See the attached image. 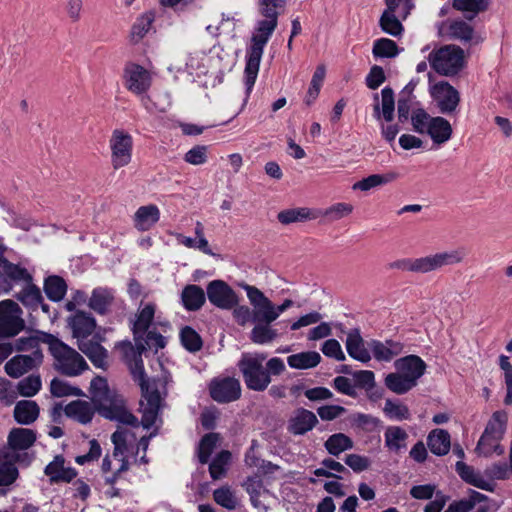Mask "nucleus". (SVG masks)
Returning <instances> with one entry per match:
<instances>
[{
	"label": "nucleus",
	"mask_w": 512,
	"mask_h": 512,
	"mask_svg": "<svg viewBox=\"0 0 512 512\" xmlns=\"http://www.w3.org/2000/svg\"><path fill=\"white\" fill-rule=\"evenodd\" d=\"M96 407L92 406L91 403L82 400H76L69 403L64 411L66 416L77 420L82 424L89 423L95 413Z\"/></svg>",
	"instance_id": "nucleus-33"
},
{
	"label": "nucleus",
	"mask_w": 512,
	"mask_h": 512,
	"mask_svg": "<svg viewBox=\"0 0 512 512\" xmlns=\"http://www.w3.org/2000/svg\"><path fill=\"white\" fill-rule=\"evenodd\" d=\"M499 365L504 372V381L507 389L504 403L505 405H512V364L507 356L500 355Z\"/></svg>",
	"instance_id": "nucleus-57"
},
{
	"label": "nucleus",
	"mask_w": 512,
	"mask_h": 512,
	"mask_svg": "<svg viewBox=\"0 0 512 512\" xmlns=\"http://www.w3.org/2000/svg\"><path fill=\"white\" fill-rule=\"evenodd\" d=\"M153 18L151 15L145 14L139 17L133 24L131 29V38L134 42L141 40L149 31Z\"/></svg>",
	"instance_id": "nucleus-60"
},
{
	"label": "nucleus",
	"mask_w": 512,
	"mask_h": 512,
	"mask_svg": "<svg viewBox=\"0 0 512 512\" xmlns=\"http://www.w3.org/2000/svg\"><path fill=\"white\" fill-rule=\"evenodd\" d=\"M91 399L103 417L132 427H138V419L126 409L124 401L111 394L105 378L97 376L91 381Z\"/></svg>",
	"instance_id": "nucleus-3"
},
{
	"label": "nucleus",
	"mask_w": 512,
	"mask_h": 512,
	"mask_svg": "<svg viewBox=\"0 0 512 512\" xmlns=\"http://www.w3.org/2000/svg\"><path fill=\"white\" fill-rule=\"evenodd\" d=\"M102 341L104 338L95 333L88 339L80 340L77 346L96 368L105 370L108 367V351L101 345Z\"/></svg>",
	"instance_id": "nucleus-16"
},
{
	"label": "nucleus",
	"mask_w": 512,
	"mask_h": 512,
	"mask_svg": "<svg viewBox=\"0 0 512 512\" xmlns=\"http://www.w3.org/2000/svg\"><path fill=\"white\" fill-rule=\"evenodd\" d=\"M500 441L501 440H495L489 436L484 439V436H481L475 448V452L484 457H491L493 453L502 455L504 453V447L500 444Z\"/></svg>",
	"instance_id": "nucleus-51"
},
{
	"label": "nucleus",
	"mask_w": 512,
	"mask_h": 512,
	"mask_svg": "<svg viewBox=\"0 0 512 512\" xmlns=\"http://www.w3.org/2000/svg\"><path fill=\"white\" fill-rule=\"evenodd\" d=\"M19 476L17 467L12 462H3L0 464V486H9L13 484Z\"/></svg>",
	"instance_id": "nucleus-64"
},
{
	"label": "nucleus",
	"mask_w": 512,
	"mask_h": 512,
	"mask_svg": "<svg viewBox=\"0 0 512 512\" xmlns=\"http://www.w3.org/2000/svg\"><path fill=\"white\" fill-rule=\"evenodd\" d=\"M318 424L317 416L310 410L298 408L288 421V431L293 435H304Z\"/></svg>",
	"instance_id": "nucleus-19"
},
{
	"label": "nucleus",
	"mask_w": 512,
	"mask_h": 512,
	"mask_svg": "<svg viewBox=\"0 0 512 512\" xmlns=\"http://www.w3.org/2000/svg\"><path fill=\"white\" fill-rule=\"evenodd\" d=\"M209 302L222 310H231L239 303L237 293L223 280H213L206 286Z\"/></svg>",
	"instance_id": "nucleus-12"
},
{
	"label": "nucleus",
	"mask_w": 512,
	"mask_h": 512,
	"mask_svg": "<svg viewBox=\"0 0 512 512\" xmlns=\"http://www.w3.org/2000/svg\"><path fill=\"white\" fill-rule=\"evenodd\" d=\"M412 0H385L387 8L385 12L398 14L399 17L405 19L412 8Z\"/></svg>",
	"instance_id": "nucleus-63"
},
{
	"label": "nucleus",
	"mask_w": 512,
	"mask_h": 512,
	"mask_svg": "<svg viewBox=\"0 0 512 512\" xmlns=\"http://www.w3.org/2000/svg\"><path fill=\"white\" fill-rule=\"evenodd\" d=\"M431 96L440 113L446 115L454 113L460 103V94L457 89L445 81H440L432 87Z\"/></svg>",
	"instance_id": "nucleus-14"
},
{
	"label": "nucleus",
	"mask_w": 512,
	"mask_h": 512,
	"mask_svg": "<svg viewBox=\"0 0 512 512\" xmlns=\"http://www.w3.org/2000/svg\"><path fill=\"white\" fill-rule=\"evenodd\" d=\"M408 433L400 426H388L384 433L385 447L400 454L407 449Z\"/></svg>",
	"instance_id": "nucleus-28"
},
{
	"label": "nucleus",
	"mask_w": 512,
	"mask_h": 512,
	"mask_svg": "<svg viewBox=\"0 0 512 512\" xmlns=\"http://www.w3.org/2000/svg\"><path fill=\"white\" fill-rule=\"evenodd\" d=\"M34 430L28 428H13L7 437V445L13 451L27 450L36 442Z\"/></svg>",
	"instance_id": "nucleus-24"
},
{
	"label": "nucleus",
	"mask_w": 512,
	"mask_h": 512,
	"mask_svg": "<svg viewBox=\"0 0 512 512\" xmlns=\"http://www.w3.org/2000/svg\"><path fill=\"white\" fill-rule=\"evenodd\" d=\"M413 130L419 134H427L436 145L448 142L453 134L450 122L441 116H431L425 109L417 108L411 113Z\"/></svg>",
	"instance_id": "nucleus-6"
},
{
	"label": "nucleus",
	"mask_w": 512,
	"mask_h": 512,
	"mask_svg": "<svg viewBox=\"0 0 512 512\" xmlns=\"http://www.w3.org/2000/svg\"><path fill=\"white\" fill-rule=\"evenodd\" d=\"M427 446L437 456L446 455L451 447L450 434L443 429L432 430L427 437Z\"/></svg>",
	"instance_id": "nucleus-34"
},
{
	"label": "nucleus",
	"mask_w": 512,
	"mask_h": 512,
	"mask_svg": "<svg viewBox=\"0 0 512 512\" xmlns=\"http://www.w3.org/2000/svg\"><path fill=\"white\" fill-rule=\"evenodd\" d=\"M449 33L452 38L468 42L472 39L474 30L465 21L457 20L450 24Z\"/></svg>",
	"instance_id": "nucleus-55"
},
{
	"label": "nucleus",
	"mask_w": 512,
	"mask_h": 512,
	"mask_svg": "<svg viewBox=\"0 0 512 512\" xmlns=\"http://www.w3.org/2000/svg\"><path fill=\"white\" fill-rule=\"evenodd\" d=\"M40 408L35 401L21 400L16 403L13 411L14 419L22 425H30L39 416Z\"/></svg>",
	"instance_id": "nucleus-31"
},
{
	"label": "nucleus",
	"mask_w": 512,
	"mask_h": 512,
	"mask_svg": "<svg viewBox=\"0 0 512 512\" xmlns=\"http://www.w3.org/2000/svg\"><path fill=\"white\" fill-rule=\"evenodd\" d=\"M507 420L508 416L505 411L494 412L481 436H484V439L489 436L495 440H502L506 431Z\"/></svg>",
	"instance_id": "nucleus-36"
},
{
	"label": "nucleus",
	"mask_w": 512,
	"mask_h": 512,
	"mask_svg": "<svg viewBox=\"0 0 512 512\" xmlns=\"http://www.w3.org/2000/svg\"><path fill=\"white\" fill-rule=\"evenodd\" d=\"M456 472L466 483L471 484L482 490H491L490 484L477 472L474 468L462 461H458L455 465Z\"/></svg>",
	"instance_id": "nucleus-37"
},
{
	"label": "nucleus",
	"mask_w": 512,
	"mask_h": 512,
	"mask_svg": "<svg viewBox=\"0 0 512 512\" xmlns=\"http://www.w3.org/2000/svg\"><path fill=\"white\" fill-rule=\"evenodd\" d=\"M156 306L153 303L146 304L137 314L133 323V334L135 342H142L143 336L148 331L155 314Z\"/></svg>",
	"instance_id": "nucleus-32"
},
{
	"label": "nucleus",
	"mask_w": 512,
	"mask_h": 512,
	"mask_svg": "<svg viewBox=\"0 0 512 512\" xmlns=\"http://www.w3.org/2000/svg\"><path fill=\"white\" fill-rule=\"evenodd\" d=\"M68 324L72 330L73 337L77 339V343L80 340L92 337L96 328L95 318L90 313L84 311H77L74 315L70 316Z\"/></svg>",
	"instance_id": "nucleus-18"
},
{
	"label": "nucleus",
	"mask_w": 512,
	"mask_h": 512,
	"mask_svg": "<svg viewBox=\"0 0 512 512\" xmlns=\"http://www.w3.org/2000/svg\"><path fill=\"white\" fill-rule=\"evenodd\" d=\"M314 218H316V215H312L311 210L306 207L285 209L277 215L278 221L283 225L305 222Z\"/></svg>",
	"instance_id": "nucleus-42"
},
{
	"label": "nucleus",
	"mask_w": 512,
	"mask_h": 512,
	"mask_svg": "<svg viewBox=\"0 0 512 512\" xmlns=\"http://www.w3.org/2000/svg\"><path fill=\"white\" fill-rule=\"evenodd\" d=\"M372 53L376 58H394L399 54V48L395 41L380 38L374 42Z\"/></svg>",
	"instance_id": "nucleus-47"
},
{
	"label": "nucleus",
	"mask_w": 512,
	"mask_h": 512,
	"mask_svg": "<svg viewBox=\"0 0 512 512\" xmlns=\"http://www.w3.org/2000/svg\"><path fill=\"white\" fill-rule=\"evenodd\" d=\"M509 462V466L505 462L494 463L487 469V474L491 478L499 480L507 479L512 475V441L510 445Z\"/></svg>",
	"instance_id": "nucleus-59"
},
{
	"label": "nucleus",
	"mask_w": 512,
	"mask_h": 512,
	"mask_svg": "<svg viewBox=\"0 0 512 512\" xmlns=\"http://www.w3.org/2000/svg\"><path fill=\"white\" fill-rule=\"evenodd\" d=\"M243 486L250 496L251 504L255 508L266 512L268 507L259 499L263 492H268V490L264 488L263 481L257 476L248 477Z\"/></svg>",
	"instance_id": "nucleus-40"
},
{
	"label": "nucleus",
	"mask_w": 512,
	"mask_h": 512,
	"mask_svg": "<svg viewBox=\"0 0 512 512\" xmlns=\"http://www.w3.org/2000/svg\"><path fill=\"white\" fill-rule=\"evenodd\" d=\"M66 291L67 284L62 277L52 275L45 279L44 292L51 301H61L64 298Z\"/></svg>",
	"instance_id": "nucleus-43"
},
{
	"label": "nucleus",
	"mask_w": 512,
	"mask_h": 512,
	"mask_svg": "<svg viewBox=\"0 0 512 512\" xmlns=\"http://www.w3.org/2000/svg\"><path fill=\"white\" fill-rule=\"evenodd\" d=\"M265 353H244L238 362V368L243 376L246 387L262 392L271 383V376L281 375L285 371V363L279 357H273L266 362Z\"/></svg>",
	"instance_id": "nucleus-2"
},
{
	"label": "nucleus",
	"mask_w": 512,
	"mask_h": 512,
	"mask_svg": "<svg viewBox=\"0 0 512 512\" xmlns=\"http://www.w3.org/2000/svg\"><path fill=\"white\" fill-rule=\"evenodd\" d=\"M263 17L265 19L258 22L256 31L251 38V46L247 51L244 73L245 85L248 92L252 90L255 84L264 47L278 24L279 16L277 14Z\"/></svg>",
	"instance_id": "nucleus-4"
},
{
	"label": "nucleus",
	"mask_w": 512,
	"mask_h": 512,
	"mask_svg": "<svg viewBox=\"0 0 512 512\" xmlns=\"http://www.w3.org/2000/svg\"><path fill=\"white\" fill-rule=\"evenodd\" d=\"M383 412L392 420L403 421L411 418V413L407 405L395 402L391 399H386Z\"/></svg>",
	"instance_id": "nucleus-49"
},
{
	"label": "nucleus",
	"mask_w": 512,
	"mask_h": 512,
	"mask_svg": "<svg viewBox=\"0 0 512 512\" xmlns=\"http://www.w3.org/2000/svg\"><path fill=\"white\" fill-rule=\"evenodd\" d=\"M44 473L50 478L51 483H69L77 476L74 468L65 467V458L62 455H56L45 467Z\"/></svg>",
	"instance_id": "nucleus-21"
},
{
	"label": "nucleus",
	"mask_w": 512,
	"mask_h": 512,
	"mask_svg": "<svg viewBox=\"0 0 512 512\" xmlns=\"http://www.w3.org/2000/svg\"><path fill=\"white\" fill-rule=\"evenodd\" d=\"M50 392L55 397H64V396H80L82 395L81 389L77 387H72L66 382L54 378L50 383Z\"/></svg>",
	"instance_id": "nucleus-58"
},
{
	"label": "nucleus",
	"mask_w": 512,
	"mask_h": 512,
	"mask_svg": "<svg viewBox=\"0 0 512 512\" xmlns=\"http://www.w3.org/2000/svg\"><path fill=\"white\" fill-rule=\"evenodd\" d=\"M114 291L106 287L93 289L88 306L99 315H106L110 312L114 303Z\"/></svg>",
	"instance_id": "nucleus-23"
},
{
	"label": "nucleus",
	"mask_w": 512,
	"mask_h": 512,
	"mask_svg": "<svg viewBox=\"0 0 512 512\" xmlns=\"http://www.w3.org/2000/svg\"><path fill=\"white\" fill-rule=\"evenodd\" d=\"M125 346V360L134 380L139 382L142 391L140 410L142 412L141 425L145 429L156 424L161 408L164 406V398L161 396L155 381L145 379V370L142 353L146 350L142 342H136V348L128 342Z\"/></svg>",
	"instance_id": "nucleus-1"
},
{
	"label": "nucleus",
	"mask_w": 512,
	"mask_h": 512,
	"mask_svg": "<svg viewBox=\"0 0 512 512\" xmlns=\"http://www.w3.org/2000/svg\"><path fill=\"white\" fill-rule=\"evenodd\" d=\"M213 498L218 505L228 510H234L238 505L235 494L227 486L216 489L213 492Z\"/></svg>",
	"instance_id": "nucleus-54"
},
{
	"label": "nucleus",
	"mask_w": 512,
	"mask_h": 512,
	"mask_svg": "<svg viewBox=\"0 0 512 512\" xmlns=\"http://www.w3.org/2000/svg\"><path fill=\"white\" fill-rule=\"evenodd\" d=\"M25 328L22 318V309L13 300L0 302V338H11L18 335Z\"/></svg>",
	"instance_id": "nucleus-10"
},
{
	"label": "nucleus",
	"mask_w": 512,
	"mask_h": 512,
	"mask_svg": "<svg viewBox=\"0 0 512 512\" xmlns=\"http://www.w3.org/2000/svg\"><path fill=\"white\" fill-rule=\"evenodd\" d=\"M353 440L344 433H335L328 437L324 447L330 455L339 456L342 452L352 449Z\"/></svg>",
	"instance_id": "nucleus-41"
},
{
	"label": "nucleus",
	"mask_w": 512,
	"mask_h": 512,
	"mask_svg": "<svg viewBox=\"0 0 512 512\" xmlns=\"http://www.w3.org/2000/svg\"><path fill=\"white\" fill-rule=\"evenodd\" d=\"M231 459V453L228 450L219 452L209 465V473L213 480H219L226 474V467Z\"/></svg>",
	"instance_id": "nucleus-48"
},
{
	"label": "nucleus",
	"mask_w": 512,
	"mask_h": 512,
	"mask_svg": "<svg viewBox=\"0 0 512 512\" xmlns=\"http://www.w3.org/2000/svg\"><path fill=\"white\" fill-rule=\"evenodd\" d=\"M374 117L377 120H380L381 117L386 122H391L394 119V111H395V99H394V91L390 87H385L381 91V108L379 104V96L378 94H374Z\"/></svg>",
	"instance_id": "nucleus-22"
},
{
	"label": "nucleus",
	"mask_w": 512,
	"mask_h": 512,
	"mask_svg": "<svg viewBox=\"0 0 512 512\" xmlns=\"http://www.w3.org/2000/svg\"><path fill=\"white\" fill-rule=\"evenodd\" d=\"M429 62L437 73L445 76H453L463 67L464 51L458 46L446 45L431 52Z\"/></svg>",
	"instance_id": "nucleus-8"
},
{
	"label": "nucleus",
	"mask_w": 512,
	"mask_h": 512,
	"mask_svg": "<svg viewBox=\"0 0 512 512\" xmlns=\"http://www.w3.org/2000/svg\"><path fill=\"white\" fill-rule=\"evenodd\" d=\"M396 371L400 372L408 379H412L417 386L418 380L426 371V363L417 355H408L397 359L394 362Z\"/></svg>",
	"instance_id": "nucleus-20"
},
{
	"label": "nucleus",
	"mask_w": 512,
	"mask_h": 512,
	"mask_svg": "<svg viewBox=\"0 0 512 512\" xmlns=\"http://www.w3.org/2000/svg\"><path fill=\"white\" fill-rule=\"evenodd\" d=\"M0 272L9 279L11 282H31L32 276L27 271L26 268H23L17 264L10 262L8 259H3L0 264Z\"/></svg>",
	"instance_id": "nucleus-44"
},
{
	"label": "nucleus",
	"mask_w": 512,
	"mask_h": 512,
	"mask_svg": "<svg viewBox=\"0 0 512 512\" xmlns=\"http://www.w3.org/2000/svg\"><path fill=\"white\" fill-rule=\"evenodd\" d=\"M42 387L41 378L39 375H30L18 382L17 390L21 396L33 397Z\"/></svg>",
	"instance_id": "nucleus-53"
},
{
	"label": "nucleus",
	"mask_w": 512,
	"mask_h": 512,
	"mask_svg": "<svg viewBox=\"0 0 512 512\" xmlns=\"http://www.w3.org/2000/svg\"><path fill=\"white\" fill-rule=\"evenodd\" d=\"M466 253L464 249H454L427 255L420 258H403L391 262L390 269H397L403 272L429 273L444 266L458 264L463 261Z\"/></svg>",
	"instance_id": "nucleus-5"
},
{
	"label": "nucleus",
	"mask_w": 512,
	"mask_h": 512,
	"mask_svg": "<svg viewBox=\"0 0 512 512\" xmlns=\"http://www.w3.org/2000/svg\"><path fill=\"white\" fill-rule=\"evenodd\" d=\"M158 434V427L149 434L142 436L137 444H135L136 436L129 429H118L112 436L111 441L114 444L113 456H122L125 453H130L136 457L140 450L146 453L150 440Z\"/></svg>",
	"instance_id": "nucleus-9"
},
{
	"label": "nucleus",
	"mask_w": 512,
	"mask_h": 512,
	"mask_svg": "<svg viewBox=\"0 0 512 512\" xmlns=\"http://www.w3.org/2000/svg\"><path fill=\"white\" fill-rule=\"evenodd\" d=\"M321 361V356L316 351H306L288 356L287 363L293 369H310L316 367Z\"/></svg>",
	"instance_id": "nucleus-38"
},
{
	"label": "nucleus",
	"mask_w": 512,
	"mask_h": 512,
	"mask_svg": "<svg viewBox=\"0 0 512 512\" xmlns=\"http://www.w3.org/2000/svg\"><path fill=\"white\" fill-rule=\"evenodd\" d=\"M400 18L398 14L383 11L379 19V26L384 33L399 37L404 31Z\"/></svg>",
	"instance_id": "nucleus-45"
},
{
	"label": "nucleus",
	"mask_w": 512,
	"mask_h": 512,
	"mask_svg": "<svg viewBox=\"0 0 512 512\" xmlns=\"http://www.w3.org/2000/svg\"><path fill=\"white\" fill-rule=\"evenodd\" d=\"M384 384L390 391L398 395H403L416 387L412 379H408L398 371L386 375Z\"/></svg>",
	"instance_id": "nucleus-39"
},
{
	"label": "nucleus",
	"mask_w": 512,
	"mask_h": 512,
	"mask_svg": "<svg viewBox=\"0 0 512 512\" xmlns=\"http://www.w3.org/2000/svg\"><path fill=\"white\" fill-rule=\"evenodd\" d=\"M43 361L40 349H36L31 355L19 354L12 357L5 364V372L12 378H20L25 373L39 366Z\"/></svg>",
	"instance_id": "nucleus-17"
},
{
	"label": "nucleus",
	"mask_w": 512,
	"mask_h": 512,
	"mask_svg": "<svg viewBox=\"0 0 512 512\" xmlns=\"http://www.w3.org/2000/svg\"><path fill=\"white\" fill-rule=\"evenodd\" d=\"M48 338L49 350L58 371L67 376H77L88 369L85 359L75 349L52 335Z\"/></svg>",
	"instance_id": "nucleus-7"
},
{
	"label": "nucleus",
	"mask_w": 512,
	"mask_h": 512,
	"mask_svg": "<svg viewBox=\"0 0 512 512\" xmlns=\"http://www.w3.org/2000/svg\"><path fill=\"white\" fill-rule=\"evenodd\" d=\"M109 146L111 149V164L115 170L123 168L131 162L133 139L128 132L115 129L109 140Z\"/></svg>",
	"instance_id": "nucleus-11"
},
{
	"label": "nucleus",
	"mask_w": 512,
	"mask_h": 512,
	"mask_svg": "<svg viewBox=\"0 0 512 512\" xmlns=\"http://www.w3.org/2000/svg\"><path fill=\"white\" fill-rule=\"evenodd\" d=\"M180 340L184 348L189 352H197L203 345L200 335L190 326H185L181 329Z\"/></svg>",
	"instance_id": "nucleus-52"
},
{
	"label": "nucleus",
	"mask_w": 512,
	"mask_h": 512,
	"mask_svg": "<svg viewBox=\"0 0 512 512\" xmlns=\"http://www.w3.org/2000/svg\"><path fill=\"white\" fill-rule=\"evenodd\" d=\"M181 301L186 310L198 311L205 304L206 293L200 286L189 284L182 290Z\"/></svg>",
	"instance_id": "nucleus-30"
},
{
	"label": "nucleus",
	"mask_w": 512,
	"mask_h": 512,
	"mask_svg": "<svg viewBox=\"0 0 512 512\" xmlns=\"http://www.w3.org/2000/svg\"><path fill=\"white\" fill-rule=\"evenodd\" d=\"M253 322L256 325L250 332V340L255 344H268L278 337V332L271 326L272 322H268L264 317H254Z\"/></svg>",
	"instance_id": "nucleus-26"
},
{
	"label": "nucleus",
	"mask_w": 512,
	"mask_h": 512,
	"mask_svg": "<svg viewBox=\"0 0 512 512\" xmlns=\"http://www.w3.org/2000/svg\"><path fill=\"white\" fill-rule=\"evenodd\" d=\"M211 398L218 403H230L241 396V385L239 380L233 377L214 379L209 385Z\"/></svg>",
	"instance_id": "nucleus-15"
},
{
	"label": "nucleus",
	"mask_w": 512,
	"mask_h": 512,
	"mask_svg": "<svg viewBox=\"0 0 512 512\" xmlns=\"http://www.w3.org/2000/svg\"><path fill=\"white\" fill-rule=\"evenodd\" d=\"M16 298L25 306L35 309L43 301L40 289L31 282H26L24 289L16 295Z\"/></svg>",
	"instance_id": "nucleus-46"
},
{
	"label": "nucleus",
	"mask_w": 512,
	"mask_h": 512,
	"mask_svg": "<svg viewBox=\"0 0 512 512\" xmlns=\"http://www.w3.org/2000/svg\"><path fill=\"white\" fill-rule=\"evenodd\" d=\"M160 219V210L154 205L140 206L133 217L134 227L139 231L150 230Z\"/></svg>",
	"instance_id": "nucleus-25"
},
{
	"label": "nucleus",
	"mask_w": 512,
	"mask_h": 512,
	"mask_svg": "<svg viewBox=\"0 0 512 512\" xmlns=\"http://www.w3.org/2000/svg\"><path fill=\"white\" fill-rule=\"evenodd\" d=\"M398 177L399 174L394 171H389L384 174H372L354 183L352 189L367 192L373 188L387 185L395 181Z\"/></svg>",
	"instance_id": "nucleus-35"
},
{
	"label": "nucleus",
	"mask_w": 512,
	"mask_h": 512,
	"mask_svg": "<svg viewBox=\"0 0 512 512\" xmlns=\"http://www.w3.org/2000/svg\"><path fill=\"white\" fill-rule=\"evenodd\" d=\"M218 440L217 433H208L202 437L198 446V459L201 464H206L209 461Z\"/></svg>",
	"instance_id": "nucleus-50"
},
{
	"label": "nucleus",
	"mask_w": 512,
	"mask_h": 512,
	"mask_svg": "<svg viewBox=\"0 0 512 512\" xmlns=\"http://www.w3.org/2000/svg\"><path fill=\"white\" fill-rule=\"evenodd\" d=\"M346 350L350 357L360 362L367 363L371 359V355L365 347L364 340L358 329H353L348 333Z\"/></svg>",
	"instance_id": "nucleus-27"
},
{
	"label": "nucleus",
	"mask_w": 512,
	"mask_h": 512,
	"mask_svg": "<svg viewBox=\"0 0 512 512\" xmlns=\"http://www.w3.org/2000/svg\"><path fill=\"white\" fill-rule=\"evenodd\" d=\"M259 13L261 16L280 15L285 8L286 0H258Z\"/></svg>",
	"instance_id": "nucleus-62"
},
{
	"label": "nucleus",
	"mask_w": 512,
	"mask_h": 512,
	"mask_svg": "<svg viewBox=\"0 0 512 512\" xmlns=\"http://www.w3.org/2000/svg\"><path fill=\"white\" fill-rule=\"evenodd\" d=\"M489 0H454L453 7L459 11L477 14L487 9Z\"/></svg>",
	"instance_id": "nucleus-61"
},
{
	"label": "nucleus",
	"mask_w": 512,
	"mask_h": 512,
	"mask_svg": "<svg viewBox=\"0 0 512 512\" xmlns=\"http://www.w3.org/2000/svg\"><path fill=\"white\" fill-rule=\"evenodd\" d=\"M123 79L127 90L136 95L146 93L152 83L150 72L136 63H128L125 66Z\"/></svg>",
	"instance_id": "nucleus-13"
},
{
	"label": "nucleus",
	"mask_w": 512,
	"mask_h": 512,
	"mask_svg": "<svg viewBox=\"0 0 512 512\" xmlns=\"http://www.w3.org/2000/svg\"><path fill=\"white\" fill-rule=\"evenodd\" d=\"M247 294V298L253 307V318L262 316L266 313L268 306H270V299L255 286L249 285L245 282L239 283Z\"/></svg>",
	"instance_id": "nucleus-29"
},
{
	"label": "nucleus",
	"mask_w": 512,
	"mask_h": 512,
	"mask_svg": "<svg viewBox=\"0 0 512 512\" xmlns=\"http://www.w3.org/2000/svg\"><path fill=\"white\" fill-rule=\"evenodd\" d=\"M353 211V206L349 203H336L324 211L319 212L320 215L326 217L329 221H337L348 216Z\"/></svg>",
	"instance_id": "nucleus-56"
}]
</instances>
